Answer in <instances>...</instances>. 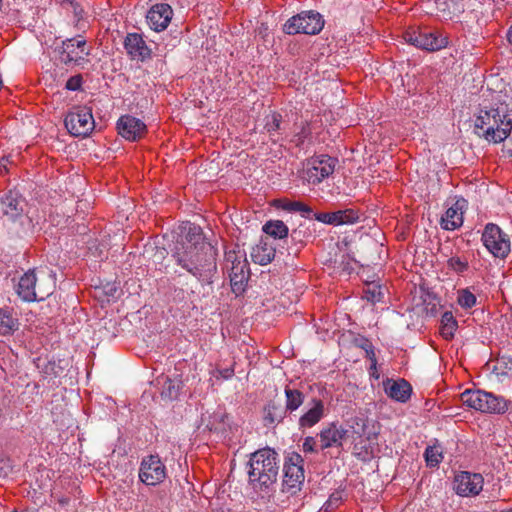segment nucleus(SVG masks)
<instances>
[{
  "label": "nucleus",
  "mask_w": 512,
  "mask_h": 512,
  "mask_svg": "<svg viewBox=\"0 0 512 512\" xmlns=\"http://www.w3.org/2000/svg\"><path fill=\"white\" fill-rule=\"evenodd\" d=\"M445 230H455L456 228H458L459 226H448V225H445V226H442Z\"/></svg>",
  "instance_id": "obj_52"
},
{
  "label": "nucleus",
  "mask_w": 512,
  "mask_h": 512,
  "mask_svg": "<svg viewBox=\"0 0 512 512\" xmlns=\"http://www.w3.org/2000/svg\"><path fill=\"white\" fill-rule=\"evenodd\" d=\"M369 374H370L371 377H373L375 379H379V374H378V371H377V364L375 365V368H373L372 367V362L370 363Z\"/></svg>",
  "instance_id": "obj_48"
},
{
  "label": "nucleus",
  "mask_w": 512,
  "mask_h": 512,
  "mask_svg": "<svg viewBox=\"0 0 512 512\" xmlns=\"http://www.w3.org/2000/svg\"><path fill=\"white\" fill-rule=\"evenodd\" d=\"M124 48L132 60L145 61L151 57V49L147 46L142 35L128 33L124 39Z\"/></svg>",
  "instance_id": "obj_19"
},
{
  "label": "nucleus",
  "mask_w": 512,
  "mask_h": 512,
  "mask_svg": "<svg viewBox=\"0 0 512 512\" xmlns=\"http://www.w3.org/2000/svg\"><path fill=\"white\" fill-rule=\"evenodd\" d=\"M357 450H358V445H355V446H354V454H355L356 456H358L359 458H361L362 460H365V459H366V456H368V452H367V451H365V455H362V452H358Z\"/></svg>",
  "instance_id": "obj_49"
},
{
  "label": "nucleus",
  "mask_w": 512,
  "mask_h": 512,
  "mask_svg": "<svg viewBox=\"0 0 512 512\" xmlns=\"http://www.w3.org/2000/svg\"><path fill=\"white\" fill-rule=\"evenodd\" d=\"M477 298L468 289H461L458 291L457 303L463 309H470L476 305Z\"/></svg>",
  "instance_id": "obj_34"
},
{
  "label": "nucleus",
  "mask_w": 512,
  "mask_h": 512,
  "mask_svg": "<svg viewBox=\"0 0 512 512\" xmlns=\"http://www.w3.org/2000/svg\"><path fill=\"white\" fill-rule=\"evenodd\" d=\"M92 111L87 107H76L65 117V126L73 136H87L94 129Z\"/></svg>",
  "instance_id": "obj_11"
},
{
  "label": "nucleus",
  "mask_w": 512,
  "mask_h": 512,
  "mask_svg": "<svg viewBox=\"0 0 512 512\" xmlns=\"http://www.w3.org/2000/svg\"><path fill=\"white\" fill-rule=\"evenodd\" d=\"M25 207V199L16 191H9L0 198V221L22 223Z\"/></svg>",
  "instance_id": "obj_13"
},
{
  "label": "nucleus",
  "mask_w": 512,
  "mask_h": 512,
  "mask_svg": "<svg viewBox=\"0 0 512 512\" xmlns=\"http://www.w3.org/2000/svg\"><path fill=\"white\" fill-rule=\"evenodd\" d=\"M404 39L415 47L426 51H438L448 45V36L437 30L406 31Z\"/></svg>",
  "instance_id": "obj_8"
},
{
  "label": "nucleus",
  "mask_w": 512,
  "mask_h": 512,
  "mask_svg": "<svg viewBox=\"0 0 512 512\" xmlns=\"http://www.w3.org/2000/svg\"><path fill=\"white\" fill-rule=\"evenodd\" d=\"M250 257L252 261L259 265H267L275 257V248L268 241V237L261 238L260 241L252 247Z\"/></svg>",
  "instance_id": "obj_23"
},
{
  "label": "nucleus",
  "mask_w": 512,
  "mask_h": 512,
  "mask_svg": "<svg viewBox=\"0 0 512 512\" xmlns=\"http://www.w3.org/2000/svg\"><path fill=\"white\" fill-rule=\"evenodd\" d=\"M286 404L285 408L288 412L292 413L296 411L304 402V394L295 388L286 386L285 390Z\"/></svg>",
  "instance_id": "obj_31"
},
{
  "label": "nucleus",
  "mask_w": 512,
  "mask_h": 512,
  "mask_svg": "<svg viewBox=\"0 0 512 512\" xmlns=\"http://www.w3.org/2000/svg\"><path fill=\"white\" fill-rule=\"evenodd\" d=\"M19 322L14 316L13 312L9 309H0V335H12L18 330Z\"/></svg>",
  "instance_id": "obj_28"
},
{
  "label": "nucleus",
  "mask_w": 512,
  "mask_h": 512,
  "mask_svg": "<svg viewBox=\"0 0 512 512\" xmlns=\"http://www.w3.org/2000/svg\"><path fill=\"white\" fill-rule=\"evenodd\" d=\"M338 160L328 155L310 158L306 163L304 178L311 184H319L334 172Z\"/></svg>",
  "instance_id": "obj_12"
},
{
  "label": "nucleus",
  "mask_w": 512,
  "mask_h": 512,
  "mask_svg": "<svg viewBox=\"0 0 512 512\" xmlns=\"http://www.w3.org/2000/svg\"><path fill=\"white\" fill-rule=\"evenodd\" d=\"M212 375L216 378H222L224 380H228L234 376V368L228 367L225 369H216L212 372Z\"/></svg>",
  "instance_id": "obj_40"
},
{
  "label": "nucleus",
  "mask_w": 512,
  "mask_h": 512,
  "mask_svg": "<svg viewBox=\"0 0 512 512\" xmlns=\"http://www.w3.org/2000/svg\"><path fill=\"white\" fill-rule=\"evenodd\" d=\"M313 406L299 419L300 428H311L324 417V403L320 399L312 400Z\"/></svg>",
  "instance_id": "obj_25"
},
{
  "label": "nucleus",
  "mask_w": 512,
  "mask_h": 512,
  "mask_svg": "<svg viewBox=\"0 0 512 512\" xmlns=\"http://www.w3.org/2000/svg\"><path fill=\"white\" fill-rule=\"evenodd\" d=\"M365 351V356L372 362V367L375 368V365L377 364L376 354L374 350V346H370V348H367Z\"/></svg>",
  "instance_id": "obj_45"
},
{
  "label": "nucleus",
  "mask_w": 512,
  "mask_h": 512,
  "mask_svg": "<svg viewBox=\"0 0 512 512\" xmlns=\"http://www.w3.org/2000/svg\"><path fill=\"white\" fill-rule=\"evenodd\" d=\"M281 119L282 117L278 113H273L270 117L267 118L265 129L270 135H272L273 132L280 130Z\"/></svg>",
  "instance_id": "obj_37"
},
{
  "label": "nucleus",
  "mask_w": 512,
  "mask_h": 512,
  "mask_svg": "<svg viewBox=\"0 0 512 512\" xmlns=\"http://www.w3.org/2000/svg\"><path fill=\"white\" fill-rule=\"evenodd\" d=\"M287 409L281 403L270 401L264 408L263 420L266 426L275 425L285 418Z\"/></svg>",
  "instance_id": "obj_27"
},
{
  "label": "nucleus",
  "mask_w": 512,
  "mask_h": 512,
  "mask_svg": "<svg viewBox=\"0 0 512 512\" xmlns=\"http://www.w3.org/2000/svg\"><path fill=\"white\" fill-rule=\"evenodd\" d=\"M308 133V129L305 126H302L301 131L295 134L294 139H292V141L297 146H299L304 142V139L307 137Z\"/></svg>",
  "instance_id": "obj_43"
},
{
  "label": "nucleus",
  "mask_w": 512,
  "mask_h": 512,
  "mask_svg": "<svg viewBox=\"0 0 512 512\" xmlns=\"http://www.w3.org/2000/svg\"><path fill=\"white\" fill-rule=\"evenodd\" d=\"M60 502H61L62 504L67 503V501H66V500H61Z\"/></svg>",
  "instance_id": "obj_54"
},
{
  "label": "nucleus",
  "mask_w": 512,
  "mask_h": 512,
  "mask_svg": "<svg viewBox=\"0 0 512 512\" xmlns=\"http://www.w3.org/2000/svg\"><path fill=\"white\" fill-rule=\"evenodd\" d=\"M276 207L288 212H298L304 220L317 221L322 224H355L357 222H372L376 224L378 219L365 212L348 208L334 212H314L312 208L300 201L275 200Z\"/></svg>",
  "instance_id": "obj_3"
},
{
  "label": "nucleus",
  "mask_w": 512,
  "mask_h": 512,
  "mask_svg": "<svg viewBox=\"0 0 512 512\" xmlns=\"http://www.w3.org/2000/svg\"><path fill=\"white\" fill-rule=\"evenodd\" d=\"M181 389V382L167 378L163 383L161 395L163 398L173 400L179 395Z\"/></svg>",
  "instance_id": "obj_33"
},
{
  "label": "nucleus",
  "mask_w": 512,
  "mask_h": 512,
  "mask_svg": "<svg viewBox=\"0 0 512 512\" xmlns=\"http://www.w3.org/2000/svg\"><path fill=\"white\" fill-rule=\"evenodd\" d=\"M339 231L335 242L337 251L329 258L334 269L345 274H350L356 265L369 267L377 264L379 250L383 243L376 239L377 235L383 237V232L375 231L373 235L363 230V227L337 226Z\"/></svg>",
  "instance_id": "obj_2"
},
{
  "label": "nucleus",
  "mask_w": 512,
  "mask_h": 512,
  "mask_svg": "<svg viewBox=\"0 0 512 512\" xmlns=\"http://www.w3.org/2000/svg\"><path fill=\"white\" fill-rule=\"evenodd\" d=\"M475 127L483 130V136L487 141L500 143L511 133L512 110L505 103L481 108L475 120Z\"/></svg>",
  "instance_id": "obj_4"
},
{
  "label": "nucleus",
  "mask_w": 512,
  "mask_h": 512,
  "mask_svg": "<svg viewBox=\"0 0 512 512\" xmlns=\"http://www.w3.org/2000/svg\"><path fill=\"white\" fill-rule=\"evenodd\" d=\"M324 27L322 15L315 11H302L301 13L290 17L283 25V31L289 35L299 33L316 35Z\"/></svg>",
  "instance_id": "obj_7"
},
{
  "label": "nucleus",
  "mask_w": 512,
  "mask_h": 512,
  "mask_svg": "<svg viewBox=\"0 0 512 512\" xmlns=\"http://www.w3.org/2000/svg\"><path fill=\"white\" fill-rule=\"evenodd\" d=\"M265 224H277V225H280V224H284V222L282 220H267Z\"/></svg>",
  "instance_id": "obj_51"
},
{
  "label": "nucleus",
  "mask_w": 512,
  "mask_h": 512,
  "mask_svg": "<svg viewBox=\"0 0 512 512\" xmlns=\"http://www.w3.org/2000/svg\"><path fill=\"white\" fill-rule=\"evenodd\" d=\"M458 327L457 321L452 312L446 311L443 313L440 321V334L446 340H451Z\"/></svg>",
  "instance_id": "obj_30"
},
{
  "label": "nucleus",
  "mask_w": 512,
  "mask_h": 512,
  "mask_svg": "<svg viewBox=\"0 0 512 512\" xmlns=\"http://www.w3.org/2000/svg\"><path fill=\"white\" fill-rule=\"evenodd\" d=\"M279 463V455L275 450L263 448L255 451L248 462L249 482L254 488H268L277 480Z\"/></svg>",
  "instance_id": "obj_5"
},
{
  "label": "nucleus",
  "mask_w": 512,
  "mask_h": 512,
  "mask_svg": "<svg viewBox=\"0 0 512 512\" xmlns=\"http://www.w3.org/2000/svg\"><path fill=\"white\" fill-rule=\"evenodd\" d=\"M447 265L456 273H463L468 269V262L460 257H451L448 259Z\"/></svg>",
  "instance_id": "obj_38"
},
{
  "label": "nucleus",
  "mask_w": 512,
  "mask_h": 512,
  "mask_svg": "<svg viewBox=\"0 0 512 512\" xmlns=\"http://www.w3.org/2000/svg\"><path fill=\"white\" fill-rule=\"evenodd\" d=\"M59 52L62 63L65 65L73 63L78 66L86 63V57L90 54L86 40L80 36L62 41Z\"/></svg>",
  "instance_id": "obj_14"
},
{
  "label": "nucleus",
  "mask_w": 512,
  "mask_h": 512,
  "mask_svg": "<svg viewBox=\"0 0 512 512\" xmlns=\"http://www.w3.org/2000/svg\"><path fill=\"white\" fill-rule=\"evenodd\" d=\"M268 240L270 238L282 239L288 235V226H262Z\"/></svg>",
  "instance_id": "obj_36"
},
{
  "label": "nucleus",
  "mask_w": 512,
  "mask_h": 512,
  "mask_svg": "<svg viewBox=\"0 0 512 512\" xmlns=\"http://www.w3.org/2000/svg\"><path fill=\"white\" fill-rule=\"evenodd\" d=\"M55 289V280L51 275L38 278L34 270H29L20 279L16 288L18 296L25 302L43 301Z\"/></svg>",
  "instance_id": "obj_6"
},
{
  "label": "nucleus",
  "mask_w": 512,
  "mask_h": 512,
  "mask_svg": "<svg viewBox=\"0 0 512 512\" xmlns=\"http://www.w3.org/2000/svg\"><path fill=\"white\" fill-rule=\"evenodd\" d=\"M171 16L172 9L168 4H157L148 11L146 19L149 27L159 32L166 29Z\"/></svg>",
  "instance_id": "obj_20"
},
{
  "label": "nucleus",
  "mask_w": 512,
  "mask_h": 512,
  "mask_svg": "<svg viewBox=\"0 0 512 512\" xmlns=\"http://www.w3.org/2000/svg\"><path fill=\"white\" fill-rule=\"evenodd\" d=\"M201 226H178L181 241L175 246L171 257L183 271L201 283H210L217 271V250L212 244L214 233Z\"/></svg>",
  "instance_id": "obj_1"
},
{
  "label": "nucleus",
  "mask_w": 512,
  "mask_h": 512,
  "mask_svg": "<svg viewBox=\"0 0 512 512\" xmlns=\"http://www.w3.org/2000/svg\"><path fill=\"white\" fill-rule=\"evenodd\" d=\"M383 386L388 397L395 401L405 403L411 397L412 387L405 379H387L384 381Z\"/></svg>",
  "instance_id": "obj_21"
},
{
  "label": "nucleus",
  "mask_w": 512,
  "mask_h": 512,
  "mask_svg": "<svg viewBox=\"0 0 512 512\" xmlns=\"http://www.w3.org/2000/svg\"><path fill=\"white\" fill-rule=\"evenodd\" d=\"M82 81L83 79L80 74L74 75L67 80L65 88L70 91H77L81 88Z\"/></svg>",
  "instance_id": "obj_39"
},
{
  "label": "nucleus",
  "mask_w": 512,
  "mask_h": 512,
  "mask_svg": "<svg viewBox=\"0 0 512 512\" xmlns=\"http://www.w3.org/2000/svg\"><path fill=\"white\" fill-rule=\"evenodd\" d=\"M340 501V497H338L335 494H332L327 502L324 504V510L325 512H328L338 506V503Z\"/></svg>",
  "instance_id": "obj_42"
},
{
  "label": "nucleus",
  "mask_w": 512,
  "mask_h": 512,
  "mask_svg": "<svg viewBox=\"0 0 512 512\" xmlns=\"http://www.w3.org/2000/svg\"><path fill=\"white\" fill-rule=\"evenodd\" d=\"M10 163V160L8 157H2L0 158V173L3 171H7V165Z\"/></svg>",
  "instance_id": "obj_47"
},
{
  "label": "nucleus",
  "mask_w": 512,
  "mask_h": 512,
  "mask_svg": "<svg viewBox=\"0 0 512 512\" xmlns=\"http://www.w3.org/2000/svg\"><path fill=\"white\" fill-rule=\"evenodd\" d=\"M482 240L485 247L495 257H505L510 251V240L507 234L503 233L500 226H485L482 233Z\"/></svg>",
  "instance_id": "obj_15"
},
{
  "label": "nucleus",
  "mask_w": 512,
  "mask_h": 512,
  "mask_svg": "<svg viewBox=\"0 0 512 512\" xmlns=\"http://www.w3.org/2000/svg\"><path fill=\"white\" fill-rule=\"evenodd\" d=\"M354 343L357 347L361 348L362 350H366L367 348H370L372 346V342L365 337H358L355 338Z\"/></svg>",
  "instance_id": "obj_44"
},
{
  "label": "nucleus",
  "mask_w": 512,
  "mask_h": 512,
  "mask_svg": "<svg viewBox=\"0 0 512 512\" xmlns=\"http://www.w3.org/2000/svg\"><path fill=\"white\" fill-rule=\"evenodd\" d=\"M347 430L336 423H331L328 427L321 430L319 436L321 449H327L332 446H342V440L345 438Z\"/></svg>",
  "instance_id": "obj_22"
},
{
  "label": "nucleus",
  "mask_w": 512,
  "mask_h": 512,
  "mask_svg": "<svg viewBox=\"0 0 512 512\" xmlns=\"http://www.w3.org/2000/svg\"><path fill=\"white\" fill-rule=\"evenodd\" d=\"M506 153H507L508 156L512 157V148H507L506 149Z\"/></svg>",
  "instance_id": "obj_53"
},
{
  "label": "nucleus",
  "mask_w": 512,
  "mask_h": 512,
  "mask_svg": "<svg viewBox=\"0 0 512 512\" xmlns=\"http://www.w3.org/2000/svg\"><path fill=\"white\" fill-rule=\"evenodd\" d=\"M483 483L481 474L463 471L455 476L454 490L460 496H475L481 492Z\"/></svg>",
  "instance_id": "obj_17"
},
{
  "label": "nucleus",
  "mask_w": 512,
  "mask_h": 512,
  "mask_svg": "<svg viewBox=\"0 0 512 512\" xmlns=\"http://www.w3.org/2000/svg\"><path fill=\"white\" fill-rule=\"evenodd\" d=\"M443 459L442 452L437 446H428L425 450V460L428 466L436 467Z\"/></svg>",
  "instance_id": "obj_35"
},
{
  "label": "nucleus",
  "mask_w": 512,
  "mask_h": 512,
  "mask_svg": "<svg viewBox=\"0 0 512 512\" xmlns=\"http://www.w3.org/2000/svg\"><path fill=\"white\" fill-rule=\"evenodd\" d=\"M303 459L300 454H290L284 463L283 491L295 494L304 482Z\"/></svg>",
  "instance_id": "obj_10"
},
{
  "label": "nucleus",
  "mask_w": 512,
  "mask_h": 512,
  "mask_svg": "<svg viewBox=\"0 0 512 512\" xmlns=\"http://www.w3.org/2000/svg\"><path fill=\"white\" fill-rule=\"evenodd\" d=\"M507 41L512 44V25L509 27L508 31H507Z\"/></svg>",
  "instance_id": "obj_50"
},
{
  "label": "nucleus",
  "mask_w": 512,
  "mask_h": 512,
  "mask_svg": "<svg viewBox=\"0 0 512 512\" xmlns=\"http://www.w3.org/2000/svg\"><path fill=\"white\" fill-rule=\"evenodd\" d=\"M138 477L147 486H156L164 482L167 468L159 455L151 454L142 458Z\"/></svg>",
  "instance_id": "obj_9"
},
{
  "label": "nucleus",
  "mask_w": 512,
  "mask_h": 512,
  "mask_svg": "<svg viewBox=\"0 0 512 512\" xmlns=\"http://www.w3.org/2000/svg\"><path fill=\"white\" fill-rule=\"evenodd\" d=\"M315 446H316V440L314 437L308 436L304 439L302 447H303V451L305 453L316 452Z\"/></svg>",
  "instance_id": "obj_41"
},
{
  "label": "nucleus",
  "mask_w": 512,
  "mask_h": 512,
  "mask_svg": "<svg viewBox=\"0 0 512 512\" xmlns=\"http://www.w3.org/2000/svg\"><path fill=\"white\" fill-rule=\"evenodd\" d=\"M226 261L231 262L229 277L232 290L234 293L240 294L244 291L245 283L249 277L248 263L234 253L227 254Z\"/></svg>",
  "instance_id": "obj_16"
},
{
  "label": "nucleus",
  "mask_w": 512,
  "mask_h": 512,
  "mask_svg": "<svg viewBox=\"0 0 512 512\" xmlns=\"http://www.w3.org/2000/svg\"><path fill=\"white\" fill-rule=\"evenodd\" d=\"M507 512H512V510H508Z\"/></svg>",
  "instance_id": "obj_55"
},
{
  "label": "nucleus",
  "mask_w": 512,
  "mask_h": 512,
  "mask_svg": "<svg viewBox=\"0 0 512 512\" xmlns=\"http://www.w3.org/2000/svg\"><path fill=\"white\" fill-rule=\"evenodd\" d=\"M468 208V202L464 198H457L441 217V224H463L464 213Z\"/></svg>",
  "instance_id": "obj_24"
},
{
  "label": "nucleus",
  "mask_w": 512,
  "mask_h": 512,
  "mask_svg": "<svg viewBox=\"0 0 512 512\" xmlns=\"http://www.w3.org/2000/svg\"><path fill=\"white\" fill-rule=\"evenodd\" d=\"M511 401L506 400L502 396H497L493 393H484L483 412L500 414L508 410Z\"/></svg>",
  "instance_id": "obj_26"
},
{
  "label": "nucleus",
  "mask_w": 512,
  "mask_h": 512,
  "mask_svg": "<svg viewBox=\"0 0 512 512\" xmlns=\"http://www.w3.org/2000/svg\"><path fill=\"white\" fill-rule=\"evenodd\" d=\"M484 393L482 390H466L461 394L464 405L483 412Z\"/></svg>",
  "instance_id": "obj_29"
},
{
  "label": "nucleus",
  "mask_w": 512,
  "mask_h": 512,
  "mask_svg": "<svg viewBox=\"0 0 512 512\" xmlns=\"http://www.w3.org/2000/svg\"><path fill=\"white\" fill-rule=\"evenodd\" d=\"M383 291V288L374 281L367 282L364 289V298L372 303L380 302L384 295Z\"/></svg>",
  "instance_id": "obj_32"
},
{
  "label": "nucleus",
  "mask_w": 512,
  "mask_h": 512,
  "mask_svg": "<svg viewBox=\"0 0 512 512\" xmlns=\"http://www.w3.org/2000/svg\"><path fill=\"white\" fill-rule=\"evenodd\" d=\"M68 6L72 9L74 15L80 19L82 17V12L83 10L80 8V6L78 5L77 2H75V0H72L70 1V3L68 4Z\"/></svg>",
  "instance_id": "obj_46"
},
{
  "label": "nucleus",
  "mask_w": 512,
  "mask_h": 512,
  "mask_svg": "<svg viewBox=\"0 0 512 512\" xmlns=\"http://www.w3.org/2000/svg\"><path fill=\"white\" fill-rule=\"evenodd\" d=\"M118 133L129 141H138L144 137L147 132L146 124L133 116H121L117 122Z\"/></svg>",
  "instance_id": "obj_18"
}]
</instances>
